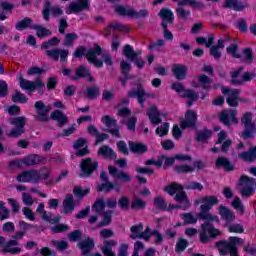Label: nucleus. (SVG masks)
<instances>
[{"instance_id":"37","label":"nucleus","mask_w":256,"mask_h":256,"mask_svg":"<svg viewBox=\"0 0 256 256\" xmlns=\"http://www.w3.org/2000/svg\"><path fill=\"white\" fill-rule=\"evenodd\" d=\"M123 55L129 61H135L137 59V55H141V52H135L131 45L124 46Z\"/></svg>"},{"instance_id":"46","label":"nucleus","mask_w":256,"mask_h":256,"mask_svg":"<svg viewBox=\"0 0 256 256\" xmlns=\"http://www.w3.org/2000/svg\"><path fill=\"white\" fill-rule=\"evenodd\" d=\"M154 205L157 209H160V211H167V200H165L163 196L154 198Z\"/></svg>"},{"instance_id":"35","label":"nucleus","mask_w":256,"mask_h":256,"mask_svg":"<svg viewBox=\"0 0 256 256\" xmlns=\"http://www.w3.org/2000/svg\"><path fill=\"white\" fill-rule=\"evenodd\" d=\"M50 117L54 120L57 121L59 123V127H63V125H66L68 119L67 116L65 114H63V112L59 111V110H55L51 113Z\"/></svg>"},{"instance_id":"12","label":"nucleus","mask_w":256,"mask_h":256,"mask_svg":"<svg viewBox=\"0 0 256 256\" xmlns=\"http://www.w3.org/2000/svg\"><path fill=\"white\" fill-rule=\"evenodd\" d=\"M16 180L18 183H40L41 177L39 176V170L31 169L20 173Z\"/></svg>"},{"instance_id":"8","label":"nucleus","mask_w":256,"mask_h":256,"mask_svg":"<svg viewBox=\"0 0 256 256\" xmlns=\"http://www.w3.org/2000/svg\"><path fill=\"white\" fill-rule=\"evenodd\" d=\"M79 167V177L81 179H87V177L95 173V169H97V162L93 161L91 158H85L81 160Z\"/></svg>"},{"instance_id":"63","label":"nucleus","mask_w":256,"mask_h":256,"mask_svg":"<svg viewBox=\"0 0 256 256\" xmlns=\"http://www.w3.org/2000/svg\"><path fill=\"white\" fill-rule=\"evenodd\" d=\"M196 43L198 45H205L206 47H211L213 43V36H209L208 38L199 37L196 39Z\"/></svg>"},{"instance_id":"5","label":"nucleus","mask_w":256,"mask_h":256,"mask_svg":"<svg viewBox=\"0 0 256 256\" xmlns=\"http://www.w3.org/2000/svg\"><path fill=\"white\" fill-rule=\"evenodd\" d=\"M34 109L36 111V121L47 123L51 119L49 116V113H51V110L53 109L51 104H45L43 101H37L34 104Z\"/></svg>"},{"instance_id":"64","label":"nucleus","mask_w":256,"mask_h":256,"mask_svg":"<svg viewBox=\"0 0 256 256\" xmlns=\"http://www.w3.org/2000/svg\"><path fill=\"white\" fill-rule=\"evenodd\" d=\"M136 125H137V117L135 116H131L126 122V127L128 131H135Z\"/></svg>"},{"instance_id":"47","label":"nucleus","mask_w":256,"mask_h":256,"mask_svg":"<svg viewBox=\"0 0 256 256\" xmlns=\"http://www.w3.org/2000/svg\"><path fill=\"white\" fill-rule=\"evenodd\" d=\"M90 191L91 190L89 188L83 189L81 186H76L73 189V193H74L75 197H77L78 199H83V197H85V195H89Z\"/></svg>"},{"instance_id":"36","label":"nucleus","mask_w":256,"mask_h":256,"mask_svg":"<svg viewBox=\"0 0 256 256\" xmlns=\"http://www.w3.org/2000/svg\"><path fill=\"white\" fill-rule=\"evenodd\" d=\"M224 7H229L230 9H234V11H243L247 7V4H243L237 0H225Z\"/></svg>"},{"instance_id":"34","label":"nucleus","mask_w":256,"mask_h":256,"mask_svg":"<svg viewBox=\"0 0 256 256\" xmlns=\"http://www.w3.org/2000/svg\"><path fill=\"white\" fill-rule=\"evenodd\" d=\"M183 189H185V187H183V185H181L177 182H172L169 185L165 186L163 188V191L165 193H168V195H170V197H173V195L177 194L180 191H183Z\"/></svg>"},{"instance_id":"60","label":"nucleus","mask_w":256,"mask_h":256,"mask_svg":"<svg viewBox=\"0 0 256 256\" xmlns=\"http://www.w3.org/2000/svg\"><path fill=\"white\" fill-rule=\"evenodd\" d=\"M199 83L202 85L203 89H211V83H213V81L206 75H201L199 76Z\"/></svg>"},{"instance_id":"15","label":"nucleus","mask_w":256,"mask_h":256,"mask_svg":"<svg viewBox=\"0 0 256 256\" xmlns=\"http://www.w3.org/2000/svg\"><path fill=\"white\" fill-rule=\"evenodd\" d=\"M91 5V0H77L72 1L67 7H66V14L71 15L75 13H81V11H85V9H89Z\"/></svg>"},{"instance_id":"41","label":"nucleus","mask_w":256,"mask_h":256,"mask_svg":"<svg viewBox=\"0 0 256 256\" xmlns=\"http://www.w3.org/2000/svg\"><path fill=\"white\" fill-rule=\"evenodd\" d=\"M115 11L118 15H122V17H133V8L131 7L118 5L115 7Z\"/></svg>"},{"instance_id":"19","label":"nucleus","mask_w":256,"mask_h":256,"mask_svg":"<svg viewBox=\"0 0 256 256\" xmlns=\"http://www.w3.org/2000/svg\"><path fill=\"white\" fill-rule=\"evenodd\" d=\"M174 201H176V203H180L179 205L182 206V211H187V209L191 207V200H189L187 192L183 190H180L178 193H176Z\"/></svg>"},{"instance_id":"7","label":"nucleus","mask_w":256,"mask_h":256,"mask_svg":"<svg viewBox=\"0 0 256 256\" xmlns=\"http://www.w3.org/2000/svg\"><path fill=\"white\" fill-rule=\"evenodd\" d=\"M218 119L224 127H232V125L239 124V120L237 119V110L233 109L222 110L218 115Z\"/></svg>"},{"instance_id":"56","label":"nucleus","mask_w":256,"mask_h":256,"mask_svg":"<svg viewBox=\"0 0 256 256\" xmlns=\"http://www.w3.org/2000/svg\"><path fill=\"white\" fill-rule=\"evenodd\" d=\"M232 207H234L236 211H239L240 215L245 213V207L243 206V203H241V199L239 197L234 198L232 201Z\"/></svg>"},{"instance_id":"29","label":"nucleus","mask_w":256,"mask_h":256,"mask_svg":"<svg viewBox=\"0 0 256 256\" xmlns=\"http://www.w3.org/2000/svg\"><path fill=\"white\" fill-rule=\"evenodd\" d=\"M102 217V221L98 222L97 227H109L113 221V210H107L98 214Z\"/></svg>"},{"instance_id":"14","label":"nucleus","mask_w":256,"mask_h":256,"mask_svg":"<svg viewBox=\"0 0 256 256\" xmlns=\"http://www.w3.org/2000/svg\"><path fill=\"white\" fill-rule=\"evenodd\" d=\"M18 81L21 89H24L25 91H35L37 89H45V84L43 83L41 78H38L35 81H30L20 76L18 78Z\"/></svg>"},{"instance_id":"16","label":"nucleus","mask_w":256,"mask_h":256,"mask_svg":"<svg viewBox=\"0 0 256 256\" xmlns=\"http://www.w3.org/2000/svg\"><path fill=\"white\" fill-rule=\"evenodd\" d=\"M254 183H255L254 178H251L247 175H242L240 177V185H246L240 191L242 197H251V195H255V188L253 186H250V185H253Z\"/></svg>"},{"instance_id":"58","label":"nucleus","mask_w":256,"mask_h":256,"mask_svg":"<svg viewBox=\"0 0 256 256\" xmlns=\"http://www.w3.org/2000/svg\"><path fill=\"white\" fill-rule=\"evenodd\" d=\"M27 27H31V18H24L22 21L16 24V29L18 31H23L27 29Z\"/></svg>"},{"instance_id":"54","label":"nucleus","mask_w":256,"mask_h":256,"mask_svg":"<svg viewBox=\"0 0 256 256\" xmlns=\"http://www.w3.org/2000/svg\"><path fill=\"white\" fill-rule=\"evenodd\" d=\"M241 71H243V68H238L231 72V81L234 85H241L238 81L239 79H243V75H241Z\"/></svg>"},{"instance_id":"22","label":"nucleus","mask_w":256,"mask_h":256,"mask_svg":"<svg viewBox=\"0 0 256 256\" xmlns=\"http://www.w3.org/2000/svg\"><path fill=\"white\" fill-rule=\"evenodd\" d=\"M129 150L135 155H145L149 151V148L145 143L128 141Z\"/></svg>"},{"instance_id":"18","label":"nucleus","mask_w":256,"mask_h":256,"mask_svg":"<svg viewBox=\"0 0 256 256\" xmlns=\"http://www.w3.org/2000/svg\"><path fill=\"white\" fill-rule=\"evenodd\" d=\"M218 213L223 221L226 222V225H231L235 221V213L229 209V207L220 205L218 208Z\"/></svg>"},{"instance_id":"42","label":"nucleus","mask_w":256,"mask_h":256,"mask_svg":"<svg viewBox=\"0 0 256 256\" xmlns=\"http://www.w3.org/2000/svg\"><path fill=\"white\" fill-rule=\"evenodd\" d=\"M187 247H189V241L183 237H180L176 242L175 252L181 254L183 251H185V249H187Z\"/></svg>"},{"instance_id":"62","label":"nucleus","mask_w":256,"mask_h":256,"mask_svg":"<svg viewBox=\"0 0 256 256\" xmlns=\"http://www.w3.org/2000/svg\"><path fill=\"white\" fill-rule=\"evenodd\" d=\"M77 35L75 33H69L66 35L64 40L65 47H71L75 43Z\"/></svg>"},{"instance_id":"45","label":"nucleus","mask_w":256,"mask_h":256,"mask_svg":"<svg viewBox=\"0 0 256 256\" xmlns=\"http://www.w3.org/2000/svg\"><path fill=\"white\" fill-rule=\"evenodd\" d=\"M97 55L109 67H111L113 65V62L111 61V57L109 56V54L107 52H103V50L99 46L97 47Z\"/></svg>"},{"instance_id":"10","label":"nucleus","mask_w":256,"mask_h":256,"mask_svg":"<svg viewBox=\"0 0 256 256\" xmlns=\"http://www.w3.org/2000/svg\"><path fill=\"white\" fill-rule=\"evenodd\" d=\"M85 55L89 63H93V65H97V48L86 50L85 47L80 46L74 52V57H76V59H83Z\"/></svg>"},{"instance_id":"27","label":"nucleus","mask_w":256,"mask_h":256,"mask_svg":"<svg viewBox=\"0 0 256 256\" xmlns=\"http://www.w3.org/2000/svg\"><path fill=\"white\" fill-rule=\"evenodd\" d=\"M43 161H45L44 156L39 154H31L23 159L24 165H27L28 167L39 165L40 163H43Z\"/></svg>"},{"instance_id":"49","label":"nucleus","mask_w":256,"mask_h":256,"mask_svg":"<svg viewBox=\"0 0 256 256\" xmlns=\"http://www.w3.org/2000/svg\"><path fill=\"white\" fill-rule=\"evenodd\" d=\"M159 16L163 21L171 22L174 19L173 12L169 9H162L159 13Z\"/></svg>"},{"instance_id":"23","label":"nucleus","mask_w":256,"mask_h":256,"mask_svg":"<svg viewBox=\"0 0 256 256\" xmlns=\"http://www.w3.org/2000/svg\"><path fill=\"white\" fill-rule=\"evenodd\" d=\"M108 173L112 177H115V179H120L123 183H129L131 181V175L127 174V172H120L115 166H108Z\"/></svg>"},{"instance_id":"2","label":"nucleus","mask_w":256,"mask_h":256,"mask_svg":"<svg viewBox=\"0 0 256 256\" xmlns=\"http://www.w3.org/2000/svg\"><path fill=\"white\" fill-rule=\"evenodd\" d=\"M245 241L243 238H239L237 236H230L228 240H219L215 243V247L219 251V255L225 256H239V248L238 245H243Z\"/></svg>"},{"instance_id":"31","label":"nucleus","mask_w":256,"mask_h":256,"mask_svg":"<svg viewBox=\"0 0 256 256\" xmlns=\"http://www.w3.org/2000/svg\"><path fill=\"white\" fill-rule=\"evenodd\" d=\"M172 73L178 79L179 81H182V79H185L187 77V66L183 64H175L172 67Z\"/></svg>"},{"instance_id":"24","label":"nucleus","mask_w":256,"mask_h":256,"mask_svg":"<svg viewBox=\"0 0 256 256\" xmlns=\"http://www.w3.org/2000/svg\"><path fill=\"white\" fill-rule=\"evenodd\" d=\"M238 159L245 163H254L256 161V148L250 147L247 151L238 153Z\"/></svg>"},{"instance_id":"51","label":"nucleus","mask_w":256,"mask_h":256,"mask_svg":"<svg viewBox=\"0 0 256 256\" xmlns=\"http://www.w3.org/2000/svg\"><path fill=\"white\" fill-rule=\"evenodd\" d=\"M42 219L44 221H47L48 223H52V225H55V223H59V220L61 219V216H55L53 217L51 213L43 212Z\"/></svg>"},{"instance_id":"30","label":"nucleus","mask_w":256,"mask_h":256,"mask_svg":"<svg viewBox=\"0 0 256 256\" xmlns=\"http://www.w3.org/2000/svg\"><path fill=\"white\" fill-rule=\"evenodd\" d=\"M212 135L213 131L207 128L203 130H197L195 134V141H197L198 143H207Z\"/></svg>"},{"instance_id":"48","label":"nucleus","mask_w":256,"mask_h":256,"mask_svg":"<svg viewBox=\"0 0 256 256\" xmlns=\"http://www.w3.org/2000/svg\"><path fill=\"white\" fill-rule=\"evenodd\" d=\"M118 206L122 211H129V207L131 206V200L127 196H122L118 200Z\"/></svg>"},{"instance_id":"53","label":"nucleus","mask_w":256,"mask_h":256,"mask_svg":"<svg viewBox=\"0 0 256 256\" xmlns=\"http://www.w3.org/2000/svg\"><path fill=\"white\" fill-rule=\"evenodd\" d=\"M34 29H36V33L40 39H43V37H49V35H51V30L45 27L34 26Z\"/></svg>"},{"instance_id":"26","label":"nucleus","mask_w":256,"mask_h":256,"mask_svg":"<svg viewBox=\"0 0 256 256\" xmlns=\"http://www.w3.org/2000/svg\"><path fill=\"white\" fill-rule=\"evenodd\" d=\"M18 245H19V241L12 238L4 245V248L2 249V253H11V255H19L21 248L18 247Z\"/></svg>"},{"instance_id":"38","label":"nucleus","mask_w":256,"mask_h":256,"mask_svg":"<svg viewBox=\"0 0 256 256\" xmlns=\"http://www.w3.org/2000/svg\"><path fill=\"white\" fill-rule=\"evenodd\" d=\"M172 89L176 91V93H186L187 97H197V94L193 92V90H185L183 84L176 82L172 84Z\"/></svg>"},{"instance_id":"44","label":"nucleus","mask_w":256,"mask_h":256,"mask_svg":"<svg viewBox=\"0 0 256 256\" xmlns=\"http://www.w3.org/2000/svg\"><path fill=\"white\" fill-rule=\"evenodd\" d=\"M221 91L226 97H239L241 94V91L237 88L222 87Z\"/></svg>"},{"instance_id":"43","label":"nucleus","mask_w":256,"mask_h":256,"mask_svg":"<svg viewBox=\"0 0 256 256\" xmlns=\"http://www.w3.org/2000/svg\"><path fill=\"white\" fill-rule=\"evenodd\" d=\"M76 76L77 77H83L84 79L88 78V81H95V79L92 78L91 72L89 71V69L85 68L84 66H80L76 70Z\"/></svg>"},{"instance_id":"39","label":"nucleus","mask_w":256,"mask_h":256,"mask_svg":"<svg viewBox=\"0 0 256 256\" xmlns=\"http://www.w3.org/2000/svg\"><path fill=\"white\" fill-rule=\"evenodd\" d=\"M143 231V223H138L136 225H133L130 227V239H133V241L140 238V235Z\"/></svg>"},{"instance_id":"6","label":"nucleus","mask_w":256,"mask_h":256,"mask_svg":"<svg viewBox=\"0 0 256 256\" xmlns=\"http://www.w3.org/2000/svg\"><path fill=\"white\" fill-rule=\"evenodd\" d=\"M10 125H13L12 131L9 132L8 137H21L25 133L24 127L27 123V118L25 116L13 117L8 120Z\"/></svg>"},{"instance_id":"40","label":"nucleus","mask_w":256,"mask_h":256,"mask_svg":"<svg viewBox=\"0 0 256 256\" xmlns=\"http://www.w3.org/2000/svg\"><path fill=\"white\" fill-rule=\"evenodd\" d=\"M180 219H182V221H184L183 225H195V223H197V219H199V217H195L193 215V213L191 212H186V213H182L180 215Z\"/></svg>"},{"instance_id":"55","label":"nucleus","mask_w":256,"mask_h":256,"mask_svg":"<svg viewBox=\"0 0 256 256\" xmlns=\"http://www.w3.org/2000/svg\"><path fill=\"white\" fill-rule=\"evenodd\" d=\"M147 207V203L145 201H143L140 198H135L134 200H132L131 203V209H145Z\"/></svg>"},{"instance_id":"52","label":"nucleus","mask_w":256,"mask_h":256,"mask_svg":"<svg viewBox=\"0 0 256 256\" xmlns=\"http://www.w3.org/2000/svg\"><path fill=\"white\" fill-rule=\"evenodd\" d=\"M113 188H114L113 183L111 181H108V182L102 183L101 185H98L97 191L109 193L113 191Z\"/></svg>"},{"instance_id":"20","label":"nucleus","mask_w":256,"mask_h":256,"mask_svg":"<svg viewBox=\"0 0 256 256\" xmlns=\"http://www.w3.org/2000/svg\"><path fill=\"white\" fill-rule=\"evenodd\" d=\"M146 115L152 125L156 126L163 122V119H161V111H159V109H157V106L150 107L147 110Z\"/></svg>"},{"instance_id":"11","label":"nucleus","mask_w":256,"mask_h":256,"mask_svg":"<svg viewBox=\"0 0 256 256\" xmlns=\"http://www.w3.org/2000/svg\"><path fill=\"white\" fill-rule=\"evenodd\" d=\"M180 129H197V112L187 110L185 118L180 119Z\"/></svg>"},{"instance_id":"28","label":"nucleus","mask_w":256,"mask_h":256,"mask_svg":"<svg viewBox=\"0 0 256 256\" xmlns=\"http://www.w3.org/2000/svg\"><path fill=\"white\" fill-rule=\"evenodd\" d=\"M63 209L65 215H71L75 211V201L73 200L72 194H67L63 201Z\"/></svg>"},{"instance_id":"21","label":"nucleus","mask_w":256,"mask_h":256,"mask_svg":"<svg viewBox=\"0 0 256 256\" xmlns=\"http://www.w3.org/2000/svg\"><path fill=\"white\" fill-rule=\"evenodd\" d=\"M215 167L217 169H224L226 173H230V171H235V164L231 163L225 156H218L215 161Z\"/></svg>"},{"instance_id":"61","label":"nucleus","mask_w":256,"mask_h":256,"mask_svg":"<svg viewBox=\"0 0 256 256\" xmlns=\"http://www.w3.org/2000/svg\"><path fill=\"white\" fill-rule=\"evenodd\" d=\"M116 147L119 153H122V155H129V148L127 147V143L125 141H118Z\"/></svg>"},{"instance_id":"17","label":"nucleus","mask_w":256,"mask_h":256,"mask_svg":"<svg viewBox=\"0 0 256 256\" xmlns=\"http://www.w3.org/2000/svg\"><path fill=\"white\" fill-rule=\"evenodd\" d=\"M50 13L53 15V17H61V15H63V8L60 6H53L51 8V2L46 1L42 12L44 21H49Z\"/></svg>"},{"instance_id":"57","label":"nucleus","mask_w":256,"mask_h":256,"mask_svg":"<svg viewBox=\"0 0 256 256\" xmlns=\"http://www.w3.org/2000/svg\"><path fill=\"white\" fill-rule=\"evenodd\" d=\"M185 189H187V191H201L203 189V184L197 181H192L186 185Z\"/></svg>"},{"instance_id":"1","label":"nucleus","mask_w":256,"mask_h":256,"mask_svg":"<svg viewBox=\"0 0 256 256\" xmlns=\"http://www.w3.org/2000/svg\"><path fill=\"white\" fill-rule=\"evenodd\" d=\"M198 219L204 221L201 224V232L199 233L200 243L204 245L209 243L210 239H216L221 235V231L215 228V223H219V217L211 214L210 212L206 214H198Z\"/></svg>"},{"instance_id":"32","label":"nucleus","mask_w":256,"mask_h":256,"mask_svg":"<svg viewBox=\"0 0 256 256\" xmlns=\"http://www.w3.org/2000/svg\"><path fill=\"white\" fill-rule=\"evenodd\" d=\"M13 13V4L2 2L0 4V21H5Z\"/></svg>"},{"instance_id":"13","label":"nucleus","mask_w":256,"mask_h":256,"mask_svg":"<svg viewBox=\"0 0 256 256\" xmlns=\"http://www.w3.org/2000/svg\"><path fill=\"white\" fill-rule=\"evenodd\" d=\"M202 205L200 206V212L198 215H205L210 213L211 209L219 203V198L215 195H206L201 198Z\"/></svg>"},{"instance_id":"59","label":"nucleus","mask_w":256,"mask_h":256,"mask_svg":"<svg viewBox=\"0 0 256 256\" xmlns=\"http://www.w3.org/2000/svg\"><path fill=\"white\" fill-rule=\"evenodd\" d=\"M228 231L229 233L241 234L245 232V228H243V225L235 223L228 226Z\"/></svg>"},{"instance_id":"3","label":"nucleus","mask_w":256,"mask_h":256,"mask_svg":"<svg viewBox=\"0 0 256 256\" xmlns=\"http://www.w3.org/2000/svg\"><path fill=\"white\" fill-rule=\"evenodd\" d=\"M241 123L244 125V130L241 135L242 139H253L256 131L255 124L253 123V113L245 112L241 118Z\"/></svg>"},{"instance_id":"50","label":"nucleus","mask_w":256,"mask_h":256,"mask_svg":"<svg viewBox=\"0 0 256 256\" xmlns=\"http://www.w3.org/2000/svg\"><path fill=\"white\" fill-rule=\"evenodd\" d=\"M169 134V122H165L163 125L156 128V135L159 137H165Z\"/></svg>"},{"instance_id":"33","label":"nucleus","mask_w":256,"mask_h":256,"mask_svg":"<svg viewBox=\"0 0 256 256\" xmlns=\"http://www.w3.org/2000/svg\"><path fill=\"white\" fill-rule=\"evenodd\" d=\"M98 155H101L104 159H117V154L111 147L105 145L98 149Z\"/></svg>"},{"instance_id":"9","label":"nucleus","mask_w":256,"mask_h":256,"mask_svg":"<svg viewBox=\"0 0 256 256\" xmlns=\"http://www.w3.org/2000/svg\"><path fill=\"white\" fill-rule=\"evenodd\" d=\"M101 122L106 127L107 133H110L112 137L116 139H121V132L119 131V126L117 125V120L109 115H105L101 118Z\"/></svg>"},{"instance_id":"4","label":"nucleus","mask_w":256,"mask_h":256,"mask_svg":"<svg viewBox=\"0 0 256 256\" xmlns=\"http://www.w3.org/2000/svg\"><path fill=\"white\" fill-rule=\"evenodd\" d=\"M207 167V164L199 159L193 162V165L181 164L174 166V172L178 175H187L189 173H195V171H203Z\"/></svg>"},{"instance_id":"25","label":"nucleus","mask_w":256,"mask_h":256,"mask_svg":"<svg viewBox=\"0 0 256 256\" xmlns=\"http://www.w3.org/2000/svg\"><path fill=\"white\" fill-rule=\"evenodd\" d=\"M78 247L82 251V256L89 255L95 249V242L91 238H86L78 243Z\"/></svg>"}]
</instances>
